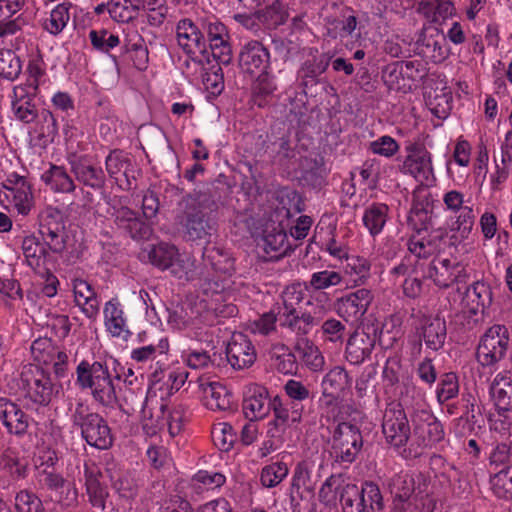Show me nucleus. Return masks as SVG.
I'll use <instances>...</instances> for the list:
<instances>
[{"label": "nucleus", "mask_w": 512, "mask_h": 512, "mask_svg": "<svg viewBox=\"0 0 512 512\" xmlns=\"http://www.w3.org/2000/svg\"><path fill=\"white\" fill-rule=\"evenodd\" d=\"M142 11L151 26H160L164 23L168 7L165 0H139L137 13Z\"/></svg>", "instance_id": "nucleus-47"}, {"label": "nucleus", "mask_w": 512, "mask_h": 512, "mask_svg": "<svg viewBox=\"0 0 512 512\" xmlns=\"http://www.w3.org/2000/svg\"><path fill=\"white\" fill-rule=\"evenodd\" d=\"M189 373L182 367L174 366L167 371L157 368L151 373L147 390V402L153 398L167 400L187 381Z\"/></svg>", "instance_id": "nucleus-8"}, {"label": "nucleus", "mask_w": 512, "mask_h": 512, "mask_svg": "<svg viewBox=\"0 0 512 512\" xmlns=\"http://www.w3.org/2000/svg\"><path fill=\"white\" fill-rule=\"evenodd\" d=\"M375 339L364 331H356L346 345V358L352 364H360L371 354Z\"/></svg>", "instance_id": "nucleus-29"}, {"label": "nucleus", "mask_w": 512, "mask_h": 512, "mask_svg": "<svg viewBox=\"0 0 512 512\" xmlns=\"http://www.w3.org/2000/svg\"><path fill=\"white\" fill-rule=\"evenodd\" d=\"M462 203L463 195L456 191H450V210L458 213L455 223L450 227V230L454 232L450 235V245L460 244L468 239L473 227V211L468 206L462 207Z\"/></svg>", "instance_id": "nucleus-17"}, {"label": "nucleus", "mask_w": 512, "mask_h": 512, "mask_svg": "<svg viewBox=\"0 0 512 512\" xmlns=\"http://www.w3.org/2000/svg\"><path fill=\"white\" fill-rule=\"evenodd\" d=\"M20 388L24 398L39 405L48 404L53 394L50 377L43 370L33 366L23 370Z\"/></svg>", "instance_id": "nucleus-11"}, {"label": "nucleus", "mask_w": 512, "mask_h": 512, "mask_svg": "<svg viewBox=\"0 0 512 512\" xmlns=\"http://www.w3.org/2000/svg\"><path fill=\"white\" fill-rule=\"evenodd\" d=\"M414 434L424 446L431 445L442 438L439 423L429 414L423 413L414 420Z\"/></svg>", "instance_id": "nucleus-40"}, {"label": "nucleus", "mask_w": 512, "mask_h": 512, "mask_svg": "<svg viewBox=\"0 0 512 512\" xmlns=\"http://www.w3.org/2000/svg\"><path fill=\"white\" fill-rule=\"evenodd\" d=\"M269 52L258 41L248 42L240 54V63L243 69L251 74L264 73L269 66Z\"/></svg>", "instance_id": "nucleus-25"}, {"label": "nucleus", "mask_w": 512, "mask_h": 512, "mask_svg": "<svg viewBox=\"0 0 512 512\" xmlns=\"http://www.w3.org/2000/svg\"><path fill=\"white\" fill-rule=\"evenodd\" d=\"M72 3L63 1L58 3L43 20V29L52 36L60 35L70 21Z\"/></svg>", "instance_id": "nucleus-35"}, {"label": "nucleus", "mask_w": 512, "mask_h": 512, "mask_svg": "<svg viewBox=\"0 0 512 512\" xmlns=\"http://www.w3.org/2000/svg\"><path fill=\"white\" fill-rule=\"evenodd\" d=\"M22 252L26 264L35 271L45 267L49 255L47 244L34 235L26 236L22 241Z\"/></svg>", "instance_id": "nucleus-30"}, {"label": "nucleus", "mask_w": 512, "mask_h": 512, "mask_svg": "<svg viewBox=\"0 0 512 512\" xmlns=\"http://www.w3.org/2000/svg\"><path fill=\"white\" fill-rule=\"evenodd\" d=\"M257 245L263 249V251L270 258H278L290 249L288 236L280 225L267 224L263 235L257 241Z\"/></svg>", "instance_id": "nucleus-22"}, {"label": "nucleus", "mask_w": 512, "mask_h": 512, "mask_svg": "<svg viewBox=\"0 0 512 512\" xmlns=\"http://www.w3.org/2000/svg\"><path fill=\"white\" fill-rule=\"evenodd\" d=\"M76 376L79 388L87 391L95 401L104 406L116 403L115 382L119 380V376L113 375L106 363L82 360L77 365Z\"/></svg>", "instance_id": "nucleus-2"}, {"label": "nucleus", "mask_w": 512, "mask_h": 512, "mask_svg": "<svg viewBox=\"0 0 512 512\" xmlns=\"http://www.w3.org/2000/svg\"><path fill=\"white\" fill-rule=\"evenodd\" d=\"M453 274L455 278L453 283H450V287L456 286L453 301L458 303L461 309L477 313L480 308L490 304V290L484 283L475 282L472 286L467 285V274L460 265L453 268Z\"/></svg>", "instance_id": "nucleus-4"}, {"label": "nucleus", "mask_w": 512, "mask_h": 512, "mask_svg": "<svg viewBox=\"0 0 512 512\" xmlns=\"http://www.w3.org/2000/svg\"><path fill=\"white\" fill-rule=\"evenodd\" d=\"M227 360L235 369L250 367L256 360V351L250 339L243 333H234L226 350Z\"/></svg>", "instance_id": "nucleus-18"}, {"label": "nucleus", "mask_w": 512, "mask_h": 512, "mask_svg": "<svg viewBox=\"0 0 512 512\" xmlns=\"http://www.w3.org/2000/svg\"><path fill=\"white\" fill-rule=\"evenodd\" d=\"M199 393L204 405L210 410H226L233 403L232 393L220 382H209L200 377L197 380Z\"/></svg>", "instance_id": "nucleus-19"}, {"label": "nucleus", "mask_w": 512, "mask_h": 512, "mask_svg": "<svg viewBox=\"0 0 512 512\" xmlns=\"http://www.w3.org/2000/svg\"><path fill=\"white\" fill-rule=\"evenodd\" d=\"M382 431L386 441L394 447H402L407 443L410 428L406 414L399 405H390L386 408Z\"/></svg>", "instance_id": "nucleus-13"}, {"label": "nucleus", "mask_w": 512, "mask_h": 512, "mask_svg": "<svg viewBox=\"0 0 512 512\" xmlns=\"http://www.w3.org/2000/svg\"><path fill=\"white\" fill-rule=\"evenodd\" d=\"M297 353L300 361L311 371L320 372L325 365V358L320 349L307 339L297 344Z\"/></svg>", "instance_id": "nucleus-44"}, {"label": "nucleus", "mask_w": 512, "mask_h": 512, "mask_svg": "<svg viewBox=\"0 0 512 512\" xmlns=\"http://www.w3.org/2000/svg\"><path fill=\"white\" fill-rule=\"evenodd\" d=\"M344 272L354 287L363 285L370 278L371 262L362 256L351 255L346 260Z\"/></svg>", "instance_id": "nucleus-43"}, {"label": "nucleus", "mask_w": 512, "mask_h": 512, "mask_svg": "<svg viewBox=\"0 0 512 512\" xmlns=\"http://www.w3.org/2000/svg\"><path fill=\"white\" fill-rule=\"evenodd\" d=\"M420 476L414 477L409 474H399L392 482V493L395 496L393 512H404L406 503L418 492Z\"/></svg>", "instance_id": "nucleus-28"}, {"label": "nucleus", "mask_w": 512, "mask_h": 512, "mask_svg": "<svg viewBox=\"0 0 512 512\" xmlns=\"http://www.w3.org/2000/svg\"><path fill=\"white\" fill-rule=\"evenodd\" d=\"M86 490L90 503L94 507L104 509L108 493L106 488L100 484L99 480L96 477H93L91 475L87 476Z\"/></svg>", "instance_id": "nucleus-63"}, {"label": "nucleus", "mask_w": 512, "mask_h": 512, "mask_svg": "<svg viewBox=\"0 0 512 512\" xmlns=\"http://www.w3.org/2000/svg\"><path fill=\"white\" fill-rule=\"evenodd\" d=\"M216 308L201 299L194 304L177 307L169 311L167 322L170 327L184 332L190 339L201 340Z\"/></svg>", "instance_id": "nucleus-3"}, {"label": "nucleus", "mask_w": 512, "mask_h": 512, "mask_svg": "<svg viewBox=\"0 0 512 512\" xmlns=\"http://www.w3.org/2000/svg\"><path fill=\"white\" fill-rule=\"evenodd\" d=\"M0 420L10 433L22 435L29 426L28 416L12 401L0 398Z\"/></svg>", "instance_id": "nucleus-27"}, {"label": "nucleus", "mask_w": 512, "mask_h": 512, "mask_svg": "<svg viewBox=\"0 0 512 512\" xmlns=\"http://www.w3.org/2000/svg\"><path fill=\"white\" fill-rule=\"evenodd\" d=\"M170 273L180 280H192L195 276V261L186 253H179L167 268Z\"/></svg>", "instance_id": "nucleus-53"}, {"label": "nucleus", "mask_w": 512, "mask_h": 512, "mask_svg": "<svg viewBox=\"0 0 512 512\" xmlns=\"http://www.w3.org/2000/svg\"><path fill=\"white\" fill-rule=\"evenodd\" d=\"M406 167L421 185L429 186L434 182L431 159L428 152L420 151L410 155L406 161Z\"/></svg>", "instance_id": "nucleus-33"}, {"label": "nucleus", "mask_w": 512, "mask_h": 512, "mask_svg": "<svg viewBox=\"0 0 512 512\" xmlns=\"http://www.w3.org/2000/svg\"><path fill=\"white\" fill-rule=\"evenodd\" d=\"M43 481L52 490L59 492L61 495L59 501L63 506H72L77 502V490L75 486L67 482L60 474L52 471L43 470Z\"/></svg>", "instance_id": "nucleus-36"}, {"label": "nucleus", "mask_w": 512, "mask_h": 512, "mask_svg": "<svg viewBox=\"0 0 512 512\" xmlns=\"http://www.w3.org/2000/svg\"><path fill=\"white\" fill-rule=\"evenodd\" d=\"M178 45L187 54L201 53L205 49V39L198 26L190 19H182L176 26Z\"/></svg>", "instance_id": "nucleus-23"}, {"label": "nucleus", "mask_w": 512, "mask_h": 512, "mask_svg": "<svg viewBox=\"0 0 512 512\" xmlns=\"http://www.w3.org/2000/svg\"><path fill=\"white\" fill-rule=\"evenodd\" d=\"M310 480V463L308 461L299 462L295 467L291 480V495L293 499L309 500L313 498L314 493Z\"/></svg>", "instance_id": "nucleus-31"}, {"label": "nucleus", "mask_w": 512, "mask_h": 512, "mask_svg": "<svg viewBox=\"0 0 512 512\" xmlns=\"http://www.w3.org/2000/svg\"><path fill=\"white\" fill-rule=\"evenodd\" d=\"M490 394L500 415L512 410V383L498 374L490 386Z\"/></svg>", "instance_id": "nucleus-38"}, {"label": "nucleus", "mask_w": 512, "mask_h": 512, "mask_svg": "<svg viewBox=\"0 0 512 512\" xmlns=\"http://www.w3.org/2000/svg\"><path fill=\"white\" fill-rule=\"evenodd\" d=\"M202 26L207 31L213 57L219 63L228 64L231 60L232 50L225 25L212 16L204 19Z\"/></svg>", "instance_id": "nucleus-14"}, {"label": "nucleus", "mask_w": 512, "mask_h": 512, "mask_svg": "<svg viewBox=\"0 0 512 512\" xmlns=\"http://www.w3.org/2000/svg\"><path fill=\"white\" fill-rule=\"evenodd\" d=\"M42 182L56 193H70L75 189V184L64 167L51 165L41 175Z\"/></svg>", "instance_id": "nucleus-37"}, {"label": "nucleus", "mask_w": 512, "mask_h": 512, "mask_svg": "<svg viewBox=\"0 0 512 512\" xmlns=\"http://www.w3.org/2000/svg\"><path fill=\"white\" fill-rule=\"evenodd\" d=\"M343 280L344 277L339 271L326 269L312 273L308 282L299 284L303 291L317 292L338 286L343 282Z\"/></svg>", "instance_id": "nucleus-42"}, {"label": "nucleus", "mask_w": 512, "mask_h": 512, "mask_svg": "<svg viewBox=\"0 0 512 512\" xmlns=\"http://www.w3.org/2000/svg\"><path fill=\"white\" fill-rule=\"evenodd\" d=\"M106 170L109 176L123 190L131 188L130 178H134L130 157L120 150H114L106 157Z\"/></svg>", "instance_id": "nucleus-21"}, {"label": "nucleus", "mask_w": 512, "mask_h": 512, "mask_svg": "<svg viewBox=\"0 0 512 512\" xmlns=\"http://www.w3.org/2000/svg\"><path fill=\"white\" fill-rule=\"evenodd\" d=\"M89 39L93 48L102 53H109L120 44L119 36L104 28L91 30Z\"/></svg>", "instance_id": "nucleus-55"}, {"label": "nucleus", "mask_w": 512, "mask_h": 512, "mask_svg": "<svg viewBox=\"0 0 512 512\" xmlns=\"http://www.w3.org/2000/svg\"><path fill=\"white\" fill-rule=\"evenodd\" d=\"M289 474L286 463L277 461L265 465L260 473L261 484L266 488L278 486Z\"/></svg>", "instance_id": "nucleus-49"}, {"label": "nucleus", "mask_w": 512, "mask_h": 512, "mask_svg": "<svg viewBox=\"0 0 512 512\" xmlns=\"http://www.w3.org/2000/svg\"><path fill=\"white\" fill-rule=\"evenodd\" d=\"M373 300L369 289L360 288L336 301V311L346 321H359L368 311Z\"/></svg>", "instance_id": "nucleus-16"}, {"label": "nucleus", "mask_w": 512, "mask_h": 512, "mask_svg": "<svg viewBox=\"0 0 512 512\" xmlns=\"http://www.w3.org/2000/svg\"><path fill=\"white\" fill-rule=\"evenodd\" d=\"M178 256V249L175 246L161 243L149 251V260L160 269L166 270L174 258Z\"/></svg>", "instance_id": "nucleus-56"}, {"label": "nucleus", "mask_w": 512, "mask_h": 512, "mask_svg": "<svg viewBox=\"0 0 512 512\" xmlns=\"http://www.w3.org/2000/svg\"><path fill=\"white\" fill-rule=\"evenodd\" d=\"M182 362L189 368L205 369L212 365V359L207 351L193 348H186L180 351Z\"/></svg>", "instance_id": "nucleus-57"}, {"label": "nucleus", "mask_w": 512, "mask_h": 512, "mask_svg": "<svg viewBox=\"0 0 512 512\" xmlns=\"http://www.w3.org/2000/svg\"><path fill=\"white\" fill-rule=\"evenodd\" d=\"M347 486H352V483L347 482L343 475H331L320 487V501L327 506H334L337 503L339 494L340 503L344 510V494Z\"/></svg>", "instance_id": "nucleus-34"}, {"label": "nucleus", "mask_w": 512, "mask_h": 512, "mask_svg": "<svg viewBox=\"0 0 512 512\" xmlns=\"http://www.w3.org/2000/svg\"><path fill=\"white\" fill-rule=\"evenodd\" d=\"M508 329L502 325L490 327L482 336L477 348V359L483 366H490L500 361L509 346Z\"/></svg>", "instance_id": "nucleus-10"}, {"label": "nucleus", "mask_w": 512, "mask_h": 512, "mask_svg": "<svg viewBox=\"0 0 512 512\" xmlns=\"http://www.w3.org/2000/svg\"><path fill=\"white\" fill-rule=\"evenodd\" d=\"M352 379L341 366L331 368L321 381V407L333 408L338 405L341 395L351 387Z\"/></svg>", "instance_id": "nucleus-12"}, {"label": "nucleus", "mask_w": 512, "mask_h": 512, "mask_svg": "<svg viewBox=\"0 0 512 512\" xmlns=\"http://www.w3.org/2000/svg\"><path fill=\"white\" fill-rule=\"evenodd\" d=\"M139 0H108L106 9L110 17L119 23H127L137 15Z\"/></svg>", "instance_id": "nucleus-46"}, {"label": "nucleus", "mask_w": 512, "mask_h": 512, "mask_svg": "<svg viewBox=\"0 0 512 512\" xmlns=\"http://www.w3.org/2000/svg\"><path fill=\"white\" fill-rule=\"evenodd\" d=\"M243 412L251 420H259L270 412L267 390L259 385L248 387L243 401Z\"/></svg>", "instance_id": "nucleus-24"}, {"label": "nucleus", "mask_w": 512, "mask_h": 512, "mask_svg": "<svg viewBox=\"0 0 512 512\" xmlns=\"http://www.w3.org/2000/svg\"><path fill=\"white\" fill-rule=\"evenodd\" d=\"M36 93V79L30 83L20 84L14 87L11 105L16 119L30 123L36 118L37 108L34 101Z\"/></svg>", "instance_id": "nucleus-15"}, {"label": "nucleus", "mask_w": 512, "mask_h": 512, "mask_svg": "<svg viewBox=\"0 0 512 512\" xmlns=\"http://www.w3.org/2000/svg\"><path fill=\"white\" fill-rule=\"evenodd\" d=\"M208 229V222L199 213H194L187 217L185 222V233L188 239H203L208 235Z\"/></svg>", "instance_id": "nucleus-60"}, {"label": "nucleus", "mask_w": 512, "mask_h": 512, "mask_svg": "<svg viewBox=\"0 0 512 512\" xmlns=\"http://www.w3.org/2000/svg\"><path fill=\"white\" fill-rule=\"evenodd\" d=\"M71 170L76 179L93 189H100L105 183V174L87 157H76L70 160Z\"/></svg>", "instance_id": "nucleus-26"}, {"label": "nucleus", "mask_w": 512, "mask_h": 512, "mask_svg": "<svg viewBox=\"0 0 512 512\" xmlns=\"http://www.w3.org/2000/svg\"><path fill=\"white\" fill-rule=\"evenodd\" d=\"M330 445L337 462L352 463L363 446L359 427L350 422H340L333 430Z\"/></svg>", "instance_id": "nucleus-7"}, {"label": "nucleus", "mask_w": 512, "mask_h": 512, "mask_svg": "<svg viewBox=\"0 0 512 512\" xmlns=\"http://www.w3.org/2000/svg\"><path fill=\"white\" fill-rule=\"evenodd\" d=\"M19 57L11 50H0V76L13 80L21 72Z\"/></svg>", "instance_id": "nucleus-59"}, {"label": "nucleus", "mask_w": 512, "mask_h": 512, "mask_svg": "<svg viewBox=\"0 0 512 512\" xmlns=\"http://www.w3.org/2000/svg\"><path fill=\"white\" fill-rule=\"evenodd\" d=\"M421 191L414 195V201L408 214L407 221L416 231L425 230L430 221L428 202L420 201Z\"/></svg>", "instance_id": "nucleus-48"}, {"label": "nucleus", "mask_w": 512, "mask_h": 512, "mask_svg": "<svg viewBox=\"0 0 512 512\" xmlns=\"http://www.w3.org/2000/svg\"><path fill=\"white\" fill-rule=\"evenodd\" d=\"M0 469L12 480H20L27 475V466L13 454L7 453L0 459Z\"/></svg>", "instance_id": "nucleus-61"}, {"label": "nucleus", "mask_w": 512, "mask_h": 512, "mask_svg": "<svg viewBox=\"0 0 512 512\" xmlns=\"http://www.w3.org/2000/svg\"><path fill=\"white\" fill-rule=\"evenodd\" d=\"M401 336V319L399 316L392 315L385 319L381 331L380 341L392 345Z\"/></svg>", "instance_id": "nucleus-64"}, {"label": "nucleus", "mask_w": 512, "mask_h": 512, "mask_svg": "<svg viewBox=\"0 0 512 512\" xmlns=\"http://www.w3.org/2000/svg\"><path fill=\"white\" fill-rule=\"evenodd\" d=\"M211 435L215 446L222 451H229L237 439L236 431L226 422L214 424Z\"/></svg>", "instance_id": "nucleus-50"}, {"label": "nucleus", "mask_w": 512, "mask_h": 512, "mask_svg": "<svg viewBox=\"0 0 512 512\" xmlns=\"http://www.w3.org/2000/svg\"><path fill=\"white\" fill-rule=\"evenodd\" d=\"M116 220L119 225L129 231L132 238L143 239L148 238L151 234L150 227L136 217L135 212L129 208H121L118 210Z\"/></svg>", "instance_id": "nucleus-45"}, {"label": "nucleus", "mask_w": 512, "mask_h": 512, "mask_svg": "<svg viewBox=\"0 0 512 512\" xmlns=\"http://www.w3.org/2000/svg\"><path fill=\"white\" fill-rule=\"evenodd\" d=\"M73 291L76 304L88 318H95L99 312V302L90 284L85 280L75 279Z\"/></svg>", "instance_id": "nucleus-32"}, {"label": "nucleus", "mask_w": 512, "mask_h": 512, "mask_svg": "<svg viewBox=\"0 0 512 512\" xmlns=\"http://www.w3.org/2000/svg\"><path fill=\"white\" fill-rule=\"evenodd\" d=\"M422 335L426 345L433 350H437L442 347L445 342V325L435 319L424 327Z\"/></svg>", "instance_id": "nucleus-58"}, {"label": "nucleus", "mask_w": 512, "mask_h": 512, "mask_svg": "<svg viewBox=\"0 0 512 512\" xmlns=\"http://www.w3.org/2000/svg\"><path fill=\"white\" fill-rule=\"evenodd\" d=\"M383 508V498L376 484L366 482L361 490L353 483L346 487L344 512H382Z\"/></svg>", "instance_id": "nucleus-9"}, {"label": "nucleus", "mask_w": 512, "mask_h": 512, "mask_svg": "<svg viewBox=\"0 0 512 512\" xmlns=\"http://www.w3.org/2000/svg\"><path fill=\"white\" fill-rule=\"evenodd\" d=\"M170 349L167 337L159 339L157 345H147L131 350L130 357L137 363H146L155 358L156 354H167Z\"/></svg>", "instance_id": "nucleus-51"}, {"label": "nucleus", "mask_w": 512, "mask_h": 512, "mask_svg": "<svg viewBox=\"0 0 512 512\" xmlns=\"http://www.w3.org/2000/svg\"><path fill=\"white\" fill-rule=\"evenodd\" d=\"M25 0H0L2 34H15L20 29L19 17L13 18L24 6Z\"/></svg>", "instance_id": "nucleus-39"}, {"label": "nucleus", "mask_w": 512, "mask_h": 512, "mask_svg": "<svg viewBox=\"0 0 512 512\" xmlns=\"http://www.w3.org/2000/svg\"><path fill=\"white\" fill-rule=\"evenodd\" d=\"M388 212V206L383 203H373L364 210L362 222L371 236L375 237L382 232L388 220Z\"/></svg>", "instance_id": "nucleus-41"}, {"label": "nucleus", "mask_w": 512, "mask_h": 512, "mask_svg": "<svg viewBox=\"0 0 512 512\" xmlns=\"http://www.w3.org/2000/svg\"><path fill=\"white\" fill-rule=\"evenodd\" d=\"M16 512H45L42 500L32 491L22 489L14 497Z\"/></svg>", "instance_id": "nucleus-54"}, {"label": "nucleus", "mask_w": 512, "mask_h": 512, "mask_svg": "<svg viewBox=\"0 0 512 512\" xmlns=\"http://www.w3.org/2000/svg\"><path fill=\"white\" fill-rule=\"evenodd\" d=\"M410 512H432V500L426 493V484H418V492L406 503L405 511Z\"/></svg>", "instance_id": "nucleus-62"}, {"label": "nucleus", "mask_w": 512, "mask_h": 512, "mask_svg": "<svg viewBox=\"0 0 512 512\" xmlns=\"http://www.w3.org/2000/svg\"><path fill=\"white\" fill-rule=\"evenodd\" d=\"M1 202L8 211L27 216L34 207L32 184L17 173H11L3 183Z\"/></svg>", "instance_id": "nucleus-6"}, {"label": "nucleus", "mask_w": 512, "mask_h": 512, "mask_svg": "<svg viewBox=\"0 0 512 512\" xmlns=\"http://www.w3.org/2000/svg\"><path fill=\"white\" fill-rule=\"evenodd\" d=\"M73 423L81 430L82 438L97 449H108L113 442L111 429L99 414L88 412L84 405H78L73 414Z\"/></svg>", "instance_id": "nucleus-5"}, {"label": "nucleus", "mask_w": 512, "mask_h": 512, "mask_svg": "<svg viewBox=\"0 0 512 512\" xmlns=\"http://www.w3.org/2000/svg\"><path fill=\"white\" fill-rule=\"evenodd\" d=\"M491 489L498 498L512 500V466H509L490 479Z\"/></svg>", "instance_id": "nucleus-52"}, {"label": "nucleus", "mask_w": 512, "mask_h": 512, "mask_svg": "<svg viewBox=\"0 0 512 512\" xmlns=\"http://www.w3.org/2000/svg\"><path fill=\"white\" fill-rule=\"evenodd\" d=\"M105 329L111 337L127 340L131 332L123 307L117 298L107 301L103 308Z\"/></svg>", "instance_id": "nucleus-20"}, {"label": "nucleus", "mask_w": 512, "mask_h": 512, "mask_svg": "<svg viewBox=\"0 0 512 512\" xmlns=\"http://www.w3.org/2000/svg\"><path fill=\"white\" fill-rule=\"evenodd\" d=\"M303 300V289L300 284L287 286L281 294L277 317L272 313L262 315L253 323L252 330L260 334H268L275 327V322L287 326L298 333H307L314 324V317L309 313H300L298 306Z\"/></svg>", "instance_id": "nucleus-1"}]
</instances>
